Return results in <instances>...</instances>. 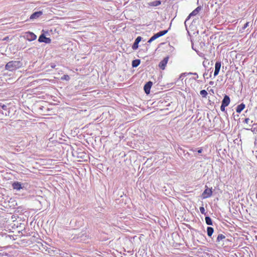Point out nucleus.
<instances>
[{
  "label": "nucleus",
  "mask_w": 257,
  "mask_h": 257,
  "mask_svg": "<svg viewBox=\"0 0 257 257\" xmlns=\"http://www.w3.org/2000/svg\"><path fill=\"white\" fill-rule=\"evenodd\" d=\"M20 67V62L19 61L9 62L6 65V69L9 71H13Z\"/></svg>",
  "instance_id": "1"
},
{
  "label": "nucleus",
  "mask_w": 257,
  "mask_h": 257,
  "mask_svg": "<svg viewBox=\"0 0 257 257\" xmlns=\"http://www.w3.org/2000/svg\"><path fill=\"white\" fill-rule=\"evenodd\" d=\"M167 33V30L161 31L152 36L150 40L148 41V43H151L152 42L158 38L159 37L162 36Z\"/></svg>",
  "instance_id": "2"
},
{
  "label": "nucleus",
  "mask_w": 257,
  "mask_h": 257,
  "mask_svg": "<svg viewBox=\"0 0 257 257\" xmlns=\"http://www.w3.org/2000/svg\"><path fill=\"white\" fill-rule=\"evenodd\" d=\"M212 191L211 189L207 188L203 192L202 194V198L203 199H206L212 195Z\"/></svg>",
  "instance_id": "3"
},
{
  "label": "nucleus",
  "mask_w": 257,
  "mask_h": 257,
  "mask_svg": "<svg viewBox=\"0 0 257 257\" xmlns=\"http://www.w3.org/2000/svg\"><path fill=\"white\" fill-rule=\"evenodd\" d=\"M25 37L29 41L35 40L37 38L36 35H35L33 33L30 32H28L26 33Z\"/></svg>",
  "instance_id": "4"
},
{
  "label": "nucleus",
  "mask_w": 257,
  "mask_h": 257,
  "mask_svg": "<svg viewBox=\"0 0 257 257\" xmlns=\"http://www.w3.org/2000/svg\"><path fill=\"white\" fill-rule=\"evenodd\" d=\"M201 10V7H198L196 9H195L194 11H193L188 16L187 18L186 19V20L185 21V22L189 20L191 17L196 16L199 13V12Z\"/></svg>",
  "instance_id": "5"
},
{
  "label": "nucleus",
  "mask_w": 257,
  "mask_h": 257,
  "mask_svg": "<svg viewBox=\"0 0 257 257\" xmlns=\"http://www.w3.org/2000/svg\"><path fill=\"white\" fill-rule=\"evenodd\" d=\"M38 41L40 42H44L47 44H49L51 42V40L49 38L46 37L43 34L39 37Z\"/></svg>",
  "instance_id": "6"
},
{
  "label": "nucleus",
  "mask_w": 257,
  "mask_h": 257,
  "mask_svg": "<svg viewBox=\"0 0 257 257\" xmlns=\"http://www.w3.org/2000/svg\"><path fill=\"white\" fill-rule=\"evenodd\" d=\"M169 57H165L162 61H161L159 65V67L162 70L165 69L166 66L168 62Z\"/></svg>",
  "instance_id": "7"
},
{
  "label": "nucleus",
  "mask_w": 257,
  "mask_h": 257,
  "mask_svg": "<svg viewBox=\"0 0 257 257\" xmlns=\"http://www.w3.org/2000/svg\"><path fill=\"white\" fill-rule=\"evenodd\" d=\"M220 67H221V63L219 62H216L215 65V71H214V76H216L218 74L219 72L220 69Z\"/></svg>",
  "instance_id": "8"
},
{
  "label": "nucleus",
  "mask_w": 257,
  "mask_h": 257,
  "mask_svg": "<svg viewBox=\"0 0 257 257\" xmlns=\"http://www.w3.org/2000/svg\"><path fill=\"white\" fill-rule=\"evenodd\" d=\"M230 103V98L227 95H225L222 101V107L227 106Z\"/></svg>",
  "instance_id": "9"
},
{
  "label": "nucleus",
  "mask_w": 257,
  "mask_h": 257,
  "mask_svg": "<svg viewBox=\"0 0 257 257\" xmlns=\"http://www.w3.org/2000/svg\"><path fill=\"white\" fill-rule=\"evenodd\" d=\"M152 82L149 81L144 86V90L147 94H149L150 93V89L152 86Z\"/></svg>",
  "instance_id": "10"
},
{
  "label": "nucleus",
  "mask_w": 257,
  "mask_h": 257,
  "mask_svg": "<svg viewBox=\"0 0 257 257\" xmlns=\"http://www.w3.org/2000/svg\"><path fill=\"white\" fill-rule=\"evenodd\" d=\"M142 40V37L141 36L138 37L135 40V41L132 46V48L134 50H136L138 48V44L140 43V42Z\"/></svg>",
  "instance_id": "11"
},
{
  "label": "nucleus",
  "mask_w": 257,
  "mask_h": 257,
  "mask_svg": "<svg viewBox=\"0 0 257 257\" xmlns=\"http://www.w3.org/2000/svg\"><path fill=\"white\" fill-rule=\"evenodd\" d=\"M42 15V12L41 11L35 12L33 13L31 16L30 19L31 20L36 19L40 17Z\"/></svg>",
  "instance_id": "12"
},
{
  "label": "nucleus",
  "mask_w": 257,
  "mask_h": 257,
  "mask_svg": "<svg viewBox=\"0 0 257 257\" xmlns=\"http://www.w3.org/2000/svg\"><path fill=\"white\" fill-rule=\"evenodd\" d=\"M12 186L14 189H16L17 190H19L22 188L21 183L19 182H15L13 183Z\"/></svg>",
  "instance_id": "13"
},
{
  "label": "nucleus",
  "mask_w": 257,
  "mask_h": 257,
  "mask_svg": "<svg viewBox=\"0 0 257 257\" xmlns=\"http://www.w3.org/2000/svg\"><path fill=\"white\" fill-rule=\"evenodd\" d=\"M244 107H245V105L243 103H241L237 106L236 111L238 113H240L241 112V111L244 108Z\"/></svg>",
  "instance_id": "14"
},
{
  "label": "nucleus",
  "mask_w": 257,
  "mask_h": 257,
  "mask_svg": "<svg viewBox=\"0 0 257 257\" xmlns=\"http://www.w3.org/2000/svg\"><path fill=\"white\" fill-rule=\"evenodd\" d=\"M207 234L209 236H211L213 233V229L211 227H208L207 228Z\"/></svg>",
  "instance_id": "15"
},
{
  "label": "nucleus",
  "mask_w": 257,
  "mask_h": 257,
  "mask_svg": "<svg viewBox=\"0 0 257 257\" xmlns=\"http://www.w3.org/2000/svg\"><path fill=\"white\" fill-rule=\"evenodd\" d=\"M140 63V60H135L133 61L132 62V66L134 67H137Z\"/></svg>",
  "instance_id": "16"
},
{
  "label": "nucleus",
  "mask_w": 257,
  "mask_h": 257,
  "mask_svg": "<svg viewBox=\"0 0 257 257\" xmlns=\"http://www.w3.org/2000/svg\"><path fill=\"white\" fill-rule=\"evenodd\" d=\"M183 75H196V77L195 78H194V79L195 80H196L198 78V74L196 73H191V72H190V73H182L180 76V77Z\"/></svg>",
  "instance_id": "17"
},
{
  "label": "nucleus",
  "mask_w": 257,
  "mask_h": 257,
  "mask_svg": "<svg viewBox=\"0 0 257 257\" xmlns=\"http://www.w3.org/2000/svg\"><path fill=\"white\" fill-rule=\"evenodd\" d=\"M205 221L208 225H212V224L211 219L209 217H205Z\"/></svg>",
  "instance_id": "18"
},
{
  "label": "nucleus",
  "mask_w": 257,
  "mask_h": 257,
  "mask_svg": "<svg viewBox=\"0 0 257 257\" xmlns=\"http://www.w3.org/2000/svg\"><path fill=\"white\" fill-rule=\"evenodd\" d=\"M200 94L204 97H205L207 95V92L205 90H201Z\"/></svg>",
  "instance_id": "19"
},
{
  "label": "nucleus",
  "mask_w": 257,
  "mask_h": 257,
  "mask_svg": "<svg viewBox=\"0 0 257 257\" xmlns=\"http://www.w3.org/2000/svg\"><path fill=\"white\" fill-rule=\"evenodd\" d=\"M225 238V236L223 234H219L217 238V241H220V240L224 239Z\"/></svg>",
  "instance_id": "20"
},
{
  "label": "nucleus",
  "mask_w": 257,
  "mask_h": 257,
  "mask_svg": "<svg viewBox=\"0 0 257 257\" xmlns=\"http://www.w3.org/2000/svg\"><path fill=\"white\" fill-rule=\"evenodd\" d=\"M161 4V2L158 1L153 2L152 6H157Z\"/></svg>",
  "instance_id": "21"
},
{
  "label": "nucleus",
  "mask_w": 257,
  "mask_h": 257,
  "mask_svg": "<svg viewBox=\"0 0 257 257\" xmlns=\"http://www.w3.org/2000/svg\"><path fill=\"white\" fill-rule=\"evenodd\" d=\"M61 79L63 80H69L70 79V77L67 75H64L63 77H62Z\"/></svg>",
  "instance_id": "22"
},
{
  "label": "nucleus",
  "mask_w": 257,
  "mask_h": 257,
  "mask_svg": "<svg viewBox=\"0 0 257 257\" xmlns=\"http://www.w3.org/2000/svg\"><path fill=\"white\" fill-rule=\"evenodd\" d=\"M200 212H201L202 214L204 213V212H205V209H204V208L203 207H200Z\"/></svg>",
  "instance_id": "23"
},
{
  "label": "nucleus",
  "mask_w": 257,
  "mask_h": 257,
  "mask_svg": "<svg viewBox=\"0 0 257 257\" xmlns=\"http://www.w3.org/2000/svg\"><path fill=\"white\" fill-rule=\"evenodd\" d=\"M248 25H249V23L248 22L244 24V26L243 27V29H245L246 27H247L248 26Z\"/></svg>",
  "instance_id": "24"
},
{
  "label": "nucleus",
  "mask_w": 257,
  "mask_h": 257,
  "mask_svg": "<svg viewBox=\"0 0 257 257\" xmlns=\"http://www.w3.org/2000/svg\"><path fill=\"white\" fill-rule=\"evenodd\" d=\"M244 121H245V123H248L249 119L248 118H245Z\"/></svg>",
  "instance_id": "25"
},
{
  "label": "nucleus",
  "mask_w": 257,
  "mask_h": 257,
  "mask_svg": "<svg viewBox=\"0 0 257 257\" xmlns=\"http://www.w3.org/2000/svg\"><path fill=\"white\" fill-rule=\"evenodd\" d=\"M225 107H222V104H221V106L220 107V109L222 111H224L225 110Z\"/></svg>",
  "instance_id": "26"
},
{
  "label": "nucleus",
  "mask_w": 257,
  "mask_h": 257,
  "mask_svg": "<svg viewBox=\"0 0 257 257\" xmlns=\"http://www.w3.org/2000/svg\"><path fill=\"white\" fill-rule=\"evenodd\" d=\"M202 149H199V150L197 151V152H198V153H202Z\"/></svg>",
  "instance_id": "27"
},
{
  "label": "nucleus",
  "mask_w": 257,
  "mask_h": 257,
  "mask_svg": "<svg viewBox=\"0 0 257 257\" xmlns=\"http://www.w3.org/2000/svg\"><path fill=\"white\" fill-rule=\"evenodd\" d=\"M6 107H7V106H6V105H3L2 106V107L4 109H6Z\"/></svg>",
  "instance_id": "28"
},
{
  "label": "nucleus",
  "mask_w": 257,
  "mask_h": 257,
  "mask_svg": "<svg viewBox=\"0 0 257 257\" xmlns=\"http://www.w3.org/2000/svg\"><path fill=\"white\" fill-rule=\"evenodd\" d=\"M191 151L194 152L195 151V150L192 149V150H191Z\"/></svg>",
  "instance_id": "29"
},
{
  "label": "nucleus",
  "mask_w": 257,
  "mask_h": 257,
  "mask_svg": "<svg viewBox=\"0 0 257 257\" xmlns=\"http://www.w3.org/2000/svg\"><path fill=\"white\" fill-rule=\"evenodd\" d=\"M205 76H206V74H203V76L205 77Z\"/></svg>",
  "instance_id": "30"
},
{
  "label": "nucleus",
  "mask_w": 257,
  "mask_h": 257,
  "mask_svg": "<svg viewBox=\"0 0 257 257\" xmlns=\"http://www.w3.org/2000/svg\"><path fill=\"white\" fill-rule=\"evenodd\" d=\"M205 76H206V74H203V76L205 77Z\"/></svg>",
  "instance_id": "31"
}]
</instances>
